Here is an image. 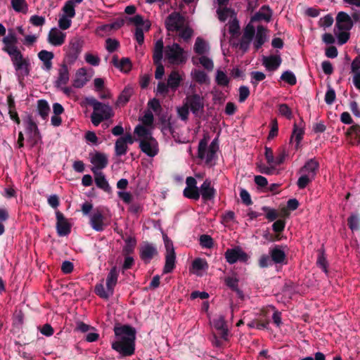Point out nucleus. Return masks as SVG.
I'll list each match as a JSON object with an SVG mask.
<instances>
[{
    "mask_svg": "<svg viewBox=\"0 0 360 360\" xmlns=\"http://www.w3.org/2000/svg\"><path fill=\"white\" fill-rule=\"evenodd\" d=\"M191 74L193 79L200 84H205L208 81L207 74L202 70H194Z\"/></svg>",
    "mask_w": 360,
    "mask_h": 360,
    "instance_id": "nucleus-41",
    "label": "nucleus"
},
{
    "mask_svg": "<svg viewBox=\"0 0 360 360\" xmlns=\"http://www.w3.org/2000/svg\"><path fill=\"white\" fill-rule=\"evenodd\" d=\"M165 59L171 65H180L185 63L186 57L184 56V51L177 43L165 48Z\"/></svg>",
    "mask_w": 360,
    "mask_h": 360,
    "instance_id": "nucleus-5",
    "label": "nucleus"
},
{
    "mask_svg": "<svg viewBox=\"0 0 360 360\" xmlns=\"http://www.w3.org/2000/svg\"><path fill=\"white\" fill-rule=\"evenodd\" d=\"M122 72H129L131 69V62L129 58H122L120 60L118 68Z\"/></svg>",
    "mask_w": 360,
    "mask_h": 360,
    "instance_id": "nucleus-50",
    "label": "nucleus"
},
{
    "mask_svg": "<svg viewBox=\"0 0 360 360\" xmlns=\"http://www.w3.org/2000/svg\"><path fill=\"white\" fill-rule=\"evenodd\" d=\"M192 267L197 271L205 270L208 268V264L204 259L196 258L192 262Z\"/></svg>",
    "mask_w": 360,
    "mask_h": 360,
    "instance_id": "nucleus-47",
    "label": "nucleus"
},
{
    "mask_svg": "<svg viewBox=\"0 0 360 360\" xmlns=\"http://www.w3.org/2000/svg\"><path fill=\"white\" fill-rule=\"evenodd\" d=\"M11 6L16 12L26 13L27 4L25 0H11Z\"/></svg>",
    "mask_w": 360,
    "mask_h": 360,
    "instance_id": "nucleus-43",
    "label": "nucleus"
},
{
    "mask_svg": "<svg viewBox=\"0 0 360 360\" xmlns=\"http://www.w3.org/2000/svg\"><path fill=\"white\" fill-rule=\"evenodd\" d=\"M103 220V212L99 207H97L94 210L92 214L90 216L89 224L96 231H102L105 226Z\"/></svg>",
    "mask_w": 360,
    "mask_h": 360,
    "instance_id": "nucleus-14",
    "label": "nucleus"
},
{
    "mask_svg": "<svg viewBox=\"0 0 360 360\" xmlns=\"http://www.w3.org/2000/svg\"><path fill=\"white\" fill-rule=\"evenodd\" d=\"M56 231L59 236H66L71 232V224L59 210L56 212Z\"/></svg>",
    "mask_w": 360,
    "mask_h": 360,
    "instance_id": "nucleus-13",
    "label": "nucleus"
},
{
    "mask_svg": "<svg viewBox=\"0 0 360 360\" xmlns=\"http://www.w3.org/2000/svg\"><path fill=\"white\" fill-rule=\"evenodd\" d=\"M94 292L98 296L104 300H108L114 293L112 291L110 292L108 288L105 290L103 283H97L95 285Z\"/></svg>",
    "mask_w": 360,
    "mask_h": 360,
    "instance_id": "nucleus-34",
    "label": "nucleus"
},
{
    "mask_svg": "<svg viewBox=\"0 0 360 360\" xmlns=\"http://www.w3.org/2000/svg\"><path fill=\"white\" fill-rule=\"evenodd\" d=\"M63 11L65 13V16L72 18L75 15V4L72 1H68L63 8Z\"/></svg>",
    "mask_w": 360,
    "mask_h": 360,
    "instance_id": "nucleus-46",
    "label": "nucleus"
},
{
    "mask_svg": "<svg viewBox=\"0 0 360 360\" xmlns=\"http://www.w3.org/2000/svg\"><path fill=\"white\" fill-rule=\"evenodd\" d=\"M66 34L62 32L57 28H52L48 34V41L51 45L59 46L64 44Z\"/></svg>",
    "mask_w": 360,
    "mask_h": 360,
    "instance_id": "nucleus-17",
    "label": "nucleus"
},
{
    "mask_svg": "<svg viewBox=\"0 0 360 360\" xmlns=\"http://www.w3.org/2000/svg\"><path fill=\"white\" fill-rule=\"evenodd\" d=\"M255 27L249 23L245 27V28L244 30V32H243L242 38H243L245 39H248V40H249V41H251L255 36Z\"/></svg>",
    "mask_w": 360,
    "mask_h": 360,
    "instance_id": "nucleus-52",
    "label": "nucleus"
},
{
    "mask_svg": "<svg viewBox=\"0 0 360 360\" xmlns=\"http://www.w3.org/2000/svg\"><path fill=\"white\" fill-rule=\"evenodd\" d=\"M265 158L266 160L267 163L269 165H274L275 162V157L274 155L273 150L267 146H265Z\"/></svg>",
    "mask_w": 360,
    "mask_h": 360,
    "instance_id": "nucleus-62",
    "label": "nucleus"
},
{
    "mask_svg": "<svg viewBox=\"0 0 360 360\" xmlns=\"http://www.w3.org/2000/svg\"><path fill=\"white\" fill-rule=\"evenodd\" d=\"M240 197L243 203L245 205H250L252 204L250 193L245 190L242 188L240 192Z\"/></svg>",
    "mask_w": 360,
    "mask_h": 360,
    "instance_id": "nucleus-63",
    "label": "nucleus"
},
{
    "mask_svg": "<svg viewBox=\"0 0 360 360\" xmlns=\"http://www.w3.org/2000/svg\"><path fill=\"white\" fill-rule=\"evenodd\" d=\"M39 58L43 62L45 68L50 70L52 68V59L54 58V54L51 51L46 50H41L38 53Z\"/></svg>",
    "mask_w": 360,
    "mask_h": 360,
    "instance_id": "nucleus-24",
    "label": "nucleus"
},
{
    "mask_svg": "<svg viewBox=\"0 0 360 360\" xmlns=\"http://www.w3.org/2000/svg\"><path fill=\"white\" fill-rule=\"evenodd\" d=\"M86 75V71L84 68H79L75 74V78L73 80L72 85L75 88H82L83 87L86 82L87 79H86L85 76Z\"/></svg>",
    "mask_w": 360,
    "mask_h": 360,
    "instance_id": "nucleus-25",
    "label": "nucleus"
},
{
    "mask_svg": "<svg viewBox=\"0 0 360 360\" xmlns=\"http://www.w3.org/2000/svg\"><path fill=\"white\" fill-rule=\"evenodd\" d=\"M215 80L217 84L219 86H226L229 84V77L222 70H220L217 71Z\"/></svg>",
    "mask_w": 360,
    "mask_h": 360,
    "instance_id": "nucleus-45",
    "label": "nucleus"
},
{
    "mask_svg": "<svg viewBox=\"0 0 360 360\" xmlns=\"http://www.w3.org/2000/svg\"><path fill=\"white\" fill-rule=\"evenodd\" d=\"M184 195L188 198L193 200H198L200 197V193L199 192V188H185L183 191Z\"/></svg>",
    "mask_w": 360,
    "mask_h": 360,
    "instance_id": "nucleus-39",
    "label": "nucleus"
},
{
    "mask_svg": "<svg viewBox=\"0 0 360 360\" xmlns=\"http://www.w3.org/2000/svg\"><path fill=\"white\" fill-rule=\"evenodd\" d=\"M120 46V42L115 39L108 38L105 40V49L109 53H113Z\"/></svg>",
    "mask_w": 360,
    "mask_h": 360,
    "instance_id": "nucleus-53",
    "label": "nucleus"
},
{
    "mask_svg": "<svg viewBox=\"0 0 360 360\" xmlns=\"http://www.w3.org/2000/svg\"><path fill=\"white\" fill-rule=\"evenodd\" d=\"M304 134V124H301L298 127L294 125V136H295L296 148L300 147V143Z\"/></svg>",
    "mask_w": 360,
    "mask_h": 360,
    "instance_id": "nucleus-44",
    "label": "nucleus"
},
{
    "mask_svg": "<svg viewBox=\"0 0 360 360\" xmlns=\"http://www.w3.org/2000/svg\"><path fill=\"white\" fill-rule=\"evenodd\" d=\"M353 26L352 18L345 12L340 11L336 16L334 33L338 39V44L342 45L349 39V30Z\"/></svg>",
    "mask_w": 360,
    "mask_h": 360,
    "instance_id": "nucleus-3",
    "label": "nucleus"
},
{
    "mask_svg": "<svg viewBox=\"0 0 360 360\" xmlns=\"http://www.w3.org/2000/svg\"><path fill=\"white\" fill-rule=\"evenodd\" d=\"M199 192L202 200L206 202L212 200L216 195V189L212 186L211 181L205 179L199 188Z\"/></svg>",
    "mask_w": 360,
    "mask_h": 360,
    "instance_id": "nucleus-16",
    "label": "nucleus"
},
{
    "mask_svg": "<svg viewBox=\"0 0 360 360\" xmlns=\"http://www.w3.org/2000/svg\"><path fill=\"white\" fill-rule=\"evenodd\" d=\"M281 63V58L279 56L271 55L264 56L262 58V65L269 71L276 70Z\"/></svg>",
    "mask_w": 360,
    "mask_h": 360,
    "instance_id": "nucleus-18",
    "label": "nucleus"
},
{
    "mask_svg": "<svg viewBox=\"0 0 360 360\" xmlns=\"http://www.w3.org/2000/svg\"><path fill=\"white\" fill-rule=\"evenodd\" d=\"M2 41L4 44H17L18 38L15 33L12 30H9L7 36L4 37Z\"/></svg>",
    "mask_w": 360,
    "mask_h": 360,
    "instance_id": "nucleus-55",
    "label": "nucleus"
},
{
    "mask_svg": "<svg viewBox=\"0 0 360 360\" xmlns=\"http://www.w3.org/2000/svg\"><path fill=\"white\" fill-rule=\"evenodd\" d=\"M125 245L123 248L122 252L124 255H128L134 252V248L136 245V240L134 237H128L124 240Z\"/></svg>",
    "mask_w": 360,
    "mask_h": 360,
    "instance_id": "nucleus-35",
    "label": "nucleus"
},
{
    "mask_svg": "<svg viewBox=\"0 0 360 360\" xmlns=\"http://www.w3.org/2000/svg\"><path fill=\"white\" fill-rule=\"evenodd\" d=\"M134 133L141 139H147L153 138L150 130L146 127L139 124L134 129Z\"/></svg>",
    "mask_w": 360,
    "mask_h": 360,
    "instance_id": "nucleus-37",
    "label": "nucleus"
},
{
    "mask_svg": "<svg viewBox=\"0 0 360 360\" xmlns=\"http://www.w3.org/2000/svg\"><path fill=\"white\" fill-rule=\"evenodd\" d=\"M45 21L46 19L44 17L37 15H32L30 19V23L36 27L43 26L45 24Z\"/></svg>",
    "mask_w": 360,
    "mask_h": 360,
    "instance_id": "nucleus-60",
    "label": "nucleus"
},
{
    "mask_svg": "<svg viewBox=\"0 0 360 360\" xmlns=\"http://www.w3.org/2000/svg\"><path fill=\"white\" fill-rule=\"evenodd\" d=\"M319 169V163L314 159H310L304 165L298 172L299 178L297 185L299 188H304L311 181H312Z\"/></svg>",
    "mask_w": 360,
    "mask_h": 360,
    "instance_id": "nucleus-4",
    "label": "nucleus"
},
{
    "mask_svg": "<svg viewBox=\"0 0 360 360\" xmlns=\"http://www.w3.org/2000/svg\"><path fill=\"white\" fill-rule=\"evenodd\" d=\"M95 183L98 188L103 190L106 193H111L112 188L105 179L104 174H99L95 178Z\"/></svg>",
    "mask_w": 360,
    "mask_h": 360,
    "instance_id": "nucleus-31",
    "label": "nucleus"
},
{
    "mask_svg": "<svg viewBox=\"0 0 360 360\" xmlns=\"http://www.w3.org/2000/svg\"><path fill=\"white\" fill-rule=\"evenodd\" d=\"M163 49V41L162 39H160L155 44L153 53V63L156 65V70L155 72V77L156 79H161L165 74V68L162 64Z\"/></svg>",
    "mask_w": 360,
    "mask_h": 360,
    "instance_id": "nucleus-6",
    "label": "nucleus"
},
{
    "mask_svg": "<svg viewBox=\"0 0 360 360\" xmlns=\"http://www.w3.org/2000/svg\"><path fill=\"white\" fill-rule=\"evenodd\" d=\"M11 61L16 72L18 80L21 82L24 79L25 77L30 74V60L27 58H24L22 54H21L20 57H14V58L11 59Z\"/></svg>",
    "mask_w": 360,
    "mask_h": 360,
    "instance_id": "nucleus-8",
    "label": "nucleus"
},
{
    "mask_svg": "<svg viewBox=\"0 0 360 360\" xmlns=\"http://www.w3.org/2000/svg\"><path fill=\"white\" fill-rule=\"evenodd\" d=\"M262 210L266 212V218L271 221L276 220L278 217V212L269 207L264 206L262 207Z\"/></svg>",
    "mask_w": 360,
    "mask_h": 360,
    "instance_id": "nucleus-51",
    "label": "nucleus"
},
{
    "mask_svg": "<svg viewBox=\"0 0 360 360\" xmlns=\"http://www.w3.org/2000/svg\"><path fill=\"white\" fill-rule=\"evenodd\" d=\"M272 11L268 6H262L259 11L252 18L251 22H257L262 20H264L266 22H269L271 19Z\"/></svg>",
    "mask_w": 360,
    "mask_h": 360,
    "instance_id": "nucleus-20",
    "label": "nucleus"
},
{
    "mask_svg": "<svg viewBox=\"0 0 360 360\" xmlns=\"http://www.w3.org/2000/svg\"><path fill=\"white\" fill-rule=\"evenodd\" d=\"M37 110L41 118L44 120H46L50 112V107L48 102L44 99L39 100L37 101Z\"/></svg>",
    "mask_w": 360,
    "mask_h": 360,
    "instance_id": "nucleus-30",
    "label": "nucleus"
},
{
    "mask_svg": "<svg viewBox=\"0 0 360 360\" xmlns=\"http://www.w3.org/2000/svg\"><path fill=\"white\" fill-rule=\"evenodd\" d=\"M127 145L124 143V141L119 138L116 142L115 146V154L117 156H122L127 153Z\"/></svg>",
    "mask_w": 360,
    "mask_h": 360,
    "instance_id": "nucleus-42",
    "label": "nucleus"
},
{
    "mask_svg": "<svg viewBox=\"0 0 360 360\" xmlns=\"http://www.w3.org/2000/svg\"><path fill=\"white\" fill-rule=\"evenodd\" d=\"M238 279L236 277L227 276L224 279L226 285L232 291L238 287Z\"/></svg>",
    "mask_w": 360,
    "mask_h": 360,
    "instance_id": "nucleus-57",
    "label": "nucleus"
},
{
    "mask_svg": "<svg viewBox=\"0 0 360 360\" xmlns=\"http://www.w3.org/2000/svg\"><path fill=\"white\" fill-rule=\"evenodd\" d=\"M250 96L249 88L246 86H241L239 88V98L240 103H243Z\"/></svg>",
    "mask_w": 360,
    "mask_h": 360,
    "instance_id": "nucleus-61",
    "label": "nucleus"
},
{
    "mask_svg": "<svg viewBox=\"0 0 360 360\" xmlns=\"http://www.w3.org/2000/svg\"><path fill=\"white\" fill-rule=\"evenodd\" d=\"M139 148L143 153L150 158L155 157L159 152L158 143L155 138L141 139Z\"/></svg>",
    "mask_w": 360,
    "mask_h": 360,
    "instance_id": "nucleus-10",
    "label": "nucleus"
},
{
    "mask_svg": "<svg viewBox=\"0 0 360 360\" xmlns=\"http://www.w3.org/2000/svg\"><path fill=\"white\" fill-rule=\"evenodd\" d=\"M287 156H288V152L287 151L286 146L279 147L277 150V156L275 158L274 165L278 166L283 164Z\"/></svg>",
    "mask_w": 360,
    "mask_h": 360,
    "instance_id": "nucleus-38",
    "label": "nucleus"
},
{
    "mask_svg": "<svg viewBox=\"0 0 360 360\" xmlns=\"http://www.w3.org/2000/svg\"><path fill=\"white\" fill-rule=\"evenodd\" d=\"M85 102L93 108L91 121L95 127L98 126L103 121L107 120L114 115L112 108L110 105L103 103L93 96L86 97Z\"/></svg>",
    "mask_w": 360,
    "mask_h": 360,
    "instance_id": "nucleus-2",
    "label": "nucleus"
},
{
    "mask_svg": "<svg viewBox=\"0 0 360 360\" xmlns=\"http://www.w3.org/2000/svg\"><path fill=\"white\" fill-rule=\"evenodd\" d=\"M72 21L67 16L63 15L58 20V26L61 30H67L71 26Z\"/></svg>",
    "mask_w": 360,
    "mask_h": 360,
    "instance_id": "nucleus-64",
    "label": "nucleus"
},
{
    "mask_svg": "<svg viewBox=\"0 0 360 360\" xmlns=\"http://www.w3.org/2000/svg\"><path fill=\"white\" fill-rule=\"evenodd\" d=\"M118 270L116 266H113L108 273L106 278V288L114 292V288L117 283Z\"/></svg>",
    "mask_w": 360,
    "mask_h": 360,
    "instance_id": "nucleus-21",
    "label": "nucleus"
},
{
    "mask_svg": "<svg viewBox=\"0 0 360 360\" xmlns=\"http://www.w3.org/2000/svg\"><path fill=\"white\" fill-rule=\"evenodd\" d=\"M199 62L208 71H212L214 68V63L212 60L207 56H202L199 58Z\"/></svg>",
    "mask_w": 360,
    "mask_h": 360,
    "instance_id": "nucleus-56",
    "label": "nucleus"
},
{
    "mask_svg": "<svg viewBox=\"0 0 360 360\" xmlns=\"http://www.w3.org/2000/svg\"><path fill=\"white\" fill-rule=\"evenodd\" d=\"M182 80L181 77L179 72L176 70H172L167 79V84L172 90L176 91L180 86Z\"/></svg>",
    "mask_w": 360,
    "mask_h": 360,
    "instance_id": "nucleus-26",
    "label": "nucleus"
},
{
    "mask_svg": "<svg viewBox=\"0 0 360 360\" xmlns=\"http://www.w3.org/2000/svg\"><path fill=\"white\" fill-rule=\"evenodd\" d=\"M116 340L112 342V348L122 356H130L135 352L136 330L129 325L114 327Z\"/></svg>",
    "mask_w": 360,
    "mask_h": 360,
    "instance_id": "nucleus-1",
    "label": "nucleus"
},
{
    "mask_svg": "<svg viewBox=\"0 0 360 360\" xmlns=\"http://www.w3.org/2000/svg\"><path fill=\"white\" fill-rule=\"evenodd\" d=\"M176 254L174 250L167 252L165 255V264L163 269L164 274L171 273L175 268Z\"/></svg>",
    "mask_w": 360,
    "mask_h": 360,
    "instance_id": "nucleus-23",
    "label": "nucleus"
},
{
    "mask_svg": "<svg viewBox=\"0 0 360 360\" xmlns=\"http://www.w3.org/2000/svg\"><path fill=\"white\" fill-rule=\"evenodd\" d=\"M133 89L129 86H126L122 90L120 96H118L117 101L116 104L117 105H125L129 101L131 96L133 94Z\"/></svg>",
    "mask_w": 360,
    "mask_h": 360,
    "instance_id": "nucleus-29",
    "label": "nucleus"
},
{
    "mask_svg": "<svg viewBox=\"0 0 360 360\" xmlns=\"http://www.w3.org/2000/svg\"><path fill=\"white\" fill-rule=\"evenodd\" d=\"M91 163L97 168L104 169L107 167L108 161L107 156L104 153L97 152L91 160Z\"/></svg>",
    "mask_w": 360,
    "mask_h": 360,
    "instance_id": "nucleus-28",
    "label": "nucleus"
},
{
    "mask_svg": "<svg viewBox=\"0 0 360 360\" xmlns=\"http://www.w3.org/2000/svg\"><path fill=\"white\" fill-rule=\"evenodd\" d=\"M184 17L179 13L174 12L168 15L165 20V26L168 31H179L184 26Z\"/></svg>",
    "mask_w": 360,
    "mask_h": 360,
    "instance_id": "nucleus-12",
    "label": "nucleus"
},
{
    "mask_svg": "<svg viewBox=\"0 0 360 360\" xmlns=\"http://www.w3.org/2000/svg\"><path fill=\"white\" fill-rule=\"evenodd\" d=\"M26 129L27 133L30 134L31 138L34 141V143H37L38 140L41 139V135L37 124L30 117H28Z\"/></svg>",
    "mask_w": 360,
    "mask_h": 360,
    "instance_id": "nucleus-22",
    "label": "nucleus"
},
{
    "mask_svg": "<svg viewBox=\"0 0 360 360\" xmlns=\"http://www.w3.org/2000/svg\"><path fill=\"white\" fill-rule=\"evenodd\" d=\"M219 148L218 141L217 139H214L210 143L208 147L207 153L206 155L205 162L206 164H210L213 160L216 152Z\"/></svg>",
    "mask_w": 360,
    "mask_h": 360,
    "instance_id": "nucleus-32",
    "label": "nucleus"
},
{
    "mask_svg": "<svg viewBox=\"0 0 360 360\" xmlns=\"http://www.w3.org/2000/svg\"><path fill=\"white\" fill-rule=\"evenodd\" d=\"M224 257L230 264H235L238 261L245 262L249 258L248 254L238 246L227 249L224 252Z\"/></svg>",
    "mask_w": 360,
    "mask_h": 360,
    "instance_id": "nucleus-9",
    "label": "nucleus"
},
{
    "mask_svg": "<svg viewBox=\"0 0 360 360\" xmlns=\"http://www.w3.org/2000/svg\"><path fill=\"white\" fill-rule=\"evenodd\" d=\"M83 46V41L79 38L72 39L66 50L64 62L71 65L73 64L80 54Z\"/></svg>",
    "mask_w": 360,
    "mask_h": 360,
    "instance_id": "nucleus-7",
    "label": "nucleus"
},
{
    "mask_svg": "<svg viewBox=\"0 0 360 360\" xmlns=\"http://www.w3.org/2000/svg\"><path fill=\"white\" fill-rule=\"evenodd\" d=\"M158 254L155 245L147 241L143 242L139 248V256L141 260L148 264Z\"/></svg>",
    "mask_w": 360,
    "mask_h": 360,
    "instance_id": "nucleus-11",
    "label": "nucleus"
},
{
    "mask_svg": "<svg viewBox=\"0 0 360 360\" xmlns=\"http://www.w3.org/2000/svg\"><path fill=\"white\" fill-rule=\"evenodd\" d=\"M200 245L202 248H211L214 245V241L212 238L207 234H203L200 236Z\"/></svg>",
    "mask_w": 360,
    "mask_h": 360,
    "instance_id": "nucleus-49",
    "label": "nucleus"
},
{
    "mask_svg": "<svg viewBox=\"0 0 360 360\" xmlns=\"http://www.w3.org/2000/svg\"><path fill=\"white\" fill-rule=\"evenodd\" d=\"M270 257L272 262L276 264L282 263L285 259V252L278 248L272 249L270 251Z\"/></svg>",
    "mask_w": 360,
    "mask_h": 360,
    "instance_id": "nucleus-33",
    "label": "nucleus"
},
{
    "mask_svg": "<svg viewBox=\"0 0 360 360\" xmlns=\"http://www.w3.org/2000/svg\"><path fill=\"white\" fill-rule=\"evenodd\" d=\"M265 28L262 25H259L257 29L254 46L256 50L259 49L266 41Z\"/></svg>",
    "mask_w": 360,
    "mask_h": 360,
    "instance_id": "nucleus-27",
    "label": "nucleus"
},
{
    "mask_svg": "<svg viewBox=\"0 0 360 360\" xmlns=\"http://www.w3.org/2000/svg\"><path fill=\"white\" fill-rule=\"evenodd\" d=\"M278 110L281 115L290 120L292 117L291 108L285 103L280 104L278 105Z\"/></svg>",
    "mask_w": 360,
    "mask_h": 360,
    "instance_id": "nucleus-58",
    "label": "nucleus"
},
{
    "mask_svg": "<svg viewBox=\"0 0 360 360\" xmlns=\"http://www.w3.org/2000/svg\"><path fill=\"white\" fill-rule=\"evenodd\" d=\"M251 83L253 86H257L259 82L263 81L266 78V75L264 73L259 71L252 72H251Z\"/></svg>",
    "mask_w": 360,
    "mask_h": 360,
    "instance_id": "nucleus-54",
    "label": "nucleus"
},
{
    "mask_svg": "<svg viewBox=\"0 0 360 360\" xmlns=\"http://www.w3.org/2000/svg\"><path fill=\"white\" fill-rule=\"evenodd\" d=\"M188 106L191 112L197 115L200 112L204 110V98L197 94L187 96Z\"/></svg>",
    "mask_w": 360,
    "mask_h": 360,
    "instance_id": "nucleus-15",
    "label": "nucleus"
},
{
    "mask_svg": "<svg viewBox=\"0 0 360 360\" xmlns=\"http://www.w3.org/2000/svg\"><path fill=\"white\" fill-rule=\"evenodd\" d=\"M333 23V18L330 15H326L319 20V24L320 27L326 29L330 27Z\"/></svg>",
    "mask_w": 360,
    "mask_h": 360,
    "instance_id": "nucleus-59",
    "label": "nucleus"
},
{
    "mask_svg": "<svg viewBox=\"0 0 360 360\" xmlns=\"http://www.w3.org/2000/svg\"><path fill=\"white\" fill-rule=\"evenodd\" d=\"M17 44H4V48L2 50L7 53L9 56L11 57V59L14 58V57L19 56L20 57V55L22 53L18 49V48L16 46Z\"/></svg>",
    "mask_w": 360,
    "mask_h": 360,
    "instance_id": "nucleus-36",
    "label": "nucleus"
},
{
    "mask_svg": "<svg viewBox=\"0 0 360 360\" xmlns=\"http://www.w3.org/2000/svg\"><path fill=\"white\" fill-rule=\"evenodd\" d=\"M66 63V62H64L63 64H61L58 70V77L56 81V87H60L62 85H65L69 82V69Z\"/></svg>",
    "mask_w": 360,
    "mask_h": 360,
    "instance_id": "nucleus-19",
    "label": "nucleus"
},
{
    "mask_svg": "<svg viewBox=\"0 0 360 360\" xmlns=\"http://www.w3.org/2000/svg\"><path fill=\"white\" fill-rule=\"evenodd\" d=\"M207 139L205 137L201 139L198 143V157L202 160L205 157V152L207 147Z\"/></svg>",
    "mask_w": 360,
    "mask_h": 360,
    "instance_id": "nucleus-48",
    "label": "nucleus"
},
{
    "mask_svg": "<svg viewBox=\"0 0 360 360\" xmlns=\"http://www.w3.org/2000/svg\"><path fill=\"white\" fill-rule=\"evenodd\" d=\"M207 44L200 37H198L194 44V51L198 55H203L207 52Z\"/></svg>",
    "mask_w": 360,
    "mask_h": 360,
    "instance_id": "nucleus-40",
    "label": "nucleus"
}]
</instances>
